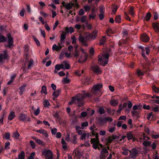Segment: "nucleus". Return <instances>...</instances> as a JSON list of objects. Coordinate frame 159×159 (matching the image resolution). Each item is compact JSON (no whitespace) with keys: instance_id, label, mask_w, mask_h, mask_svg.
Masks as SVG:
<instances>
[{"instance_id":"obj_1","label":"nucleus","mask_w":159,"mask_h":159,"mask_svg":"<svg viewBox=\"0 0 159 159\" xmlns=\"http://www.w3.org/2000/svg\"><path fill=\"white\" fill-rule=\"evenodd\" d=\"M86 97H91V95L89 93H87L84 95L82 94H79L77 95L75 97H73L71 101L69 102V103L70 104H71L74 102V101L75 100H76L77 102L79 103H80L79 105V106H81L83 104L82 102V101Z\"/></svg>"},{"instance_id":"obj_2","label":"nucleus","mask_w":159,"mask_h":159,"mask_svg":"<svg viewBox=\"0 0 159 159\" xmlns=\"http://www.w3.org/2000/svg\"><path fill=\"white\" fill-rule=\"evenodd\" d=\"M109 54L108 53H103L102 55H99L98 60V62L102 66H105L108 61Z\"/></svg>"},{"instance_id":"obj_3","label":"nucleus","mask_w":159,"mask_h":159,"mask_svg":"<svg viewBox=\"0 0 159 159\" xmlns=\"http://www.w3.org/2000/svg\"><path fill=\"white\" fill-rule=\"evenodd\" d=\"M91 39V34L89 33H85L83 36L80 34L79 37V40L84 45H87L86 42Z\"/></svg>"},{"instance_id":"obj_4","label":"nucleus","mask_w":159,"mask_h":159,"mask_svg":"<svg viewBox=\"0 0 159 159\" xmlns=\"http://www.w3.org/2000/svg\"><path fill=\"white\" fill-rule=\"evenodd\" d=\"M42 154L46 159H53L52 152L50 150H45L42 152Z\"/></svg>"},{"instance_id":"obj_5","label":"nucleus","mask_w":159,"mask_h":159,"mask_svg":"<svg viewBox=\"0 0 159 159\" xmlns=\"http://www.w3.org/2000/svg\"><path fill=\"white\" fill-rule=\"evenodd\" d=\"M77 0H75L74 2H71L70 3H67L65 5V8L68 10L71 9L74 7L76 9H78L79 7V5L77 2Z\"/></svg>"},{"instance_id":"obj_6","label":"nucleus","mask_w":159,"mask_h":159,"mask_svg":"<svg viewBox=\"0 0 159 159\" xmlns=\"http://www.w3.org/2000/svg\"><path fill=\"white\" fill-rule=\"evenodd\" d=\"M102 87V85L101 83L97 84L93 86L91 90V93L94 94H97L100 88Z\"/></svg>"},{"instance_id":"obj_7","label":"nucleus","mask_w":159,"mask_h":159,"mask_svg":"<svg viewBox=\"0 0 159 159\" xmlns=\"http://www.w3.org/2000/svg\"><path fill=\"white\" fill-rule=\"evenodd\" d=\"M91 143L93 144V148L95 149L99 148L98 146H100L101 147H102V144L99 143V141L98 139H92L91 140Z\"/></svg>"},{"instance_id":"obj_8","label":"nucleus","mask_w":159,"mask_h":159,"mask_svg":"<svg viewBox=\"0 0 159 159\" xmlns=\"http://www.w3.org/2000/svg\"><path fill=\"white\" fill-rule=\"evenodd\" d=\"M8 58V56L7 53V51L4 50L3 53L0 54V63L1 64L5 62Z\"/></svg>"},{"instance_id":"obj_9","label":"nucleus","mask_w":159,"mask_h":159,"mask_svg":"<svg viewBox=\"0 0 159 159\" xmlns=\"http://www.w3.org/2000/svg\"><path fill=\"white\" fill-rule=\"evenodd\" d=\"M80 49L82 52V54L79 60V62L80 63H83L87 59L88 55L83 49L81 48Z\"/></svg>"},{"instance_id":"obj_10","label":"nucleus","mask_w":159,"mask_h":159,"mask_svg":"<svg viewBox=\"0 0 159 159\" xmlns=\"http://www.w3.org/2000/svg\"><path fill=\"white\" fill-rule=\"evenodd\" d=\"M63 46V45L62 43L59 42L58 43L57 45L56 44H54L53 45L52 49L53 51H58L60 50Z\"/></svg>"},{"instance_id":"obj_11","label":"nucleus","mask_w":159,"mask_h":159,"mask_svg":"<svg viewBox=\"0 0 159 159\" xmlns=\"http://www.w3.org/2000/svg\"><path fill=\"white\" fill-rule=\"evenodd\" d=\"M7 43L8 44L6 45V47H8L9 48H11V46L13 45V39L11 37L10 34H8L7 35Z\"/></svg>"},{"instance_id":"obj_12","label":"nucleus","mask_w":159,"mask_h":159,"mask_svg":"<svg viewBox=\"0 0 159 159\" xmlns=\"http://www.w3.org/2000/svg\"><path fill=\"white\" fill-rule=\"evenodd\" d=\"M139 48L142 50V55L144 57H145V54L148 55L149 54L150 49L148 47L145 48L142 46H140Z\"/></svg>"},{"instance_id":"obj_13","label":"nucleus","mask_w":159,"mask_h":159,"mask_svg":"<svg viewBox=\"0 0 159 159\" xmlns=\"http://www.w3.org/2000/svg\"><path fill=\"white\" fill-rule=\"evenodd\" d=\"M55 70H54L55 74L57 73L58 71L60 70L61 69L64 70V66L62 64H57L55 65Z\"/></svg>"},{"instance_id":"obj_14","label":"nucleus","mask_w":159,"mask_h":159,"mask_svg":"<svg viewBox=\"0 0 159 159\" xmlns=\"http://www.w3.org/2000/svg\"><path fill=\"white\" fill-rule=\"evenodd\" d=\"M92 70L95 73L97 74H99L101 72L100 70L98 68V66L93 65L91 66Z\"/></svg>"},{"instance_id":"obj_15","label":"nucleus","mask_w":159,"mask_h":159,"mask_svg":"<svg viewBox=\"0 0 159 159\" xmlns=\"http://www.w3.org/2000/svg\"><path fill=\"white\" fill-rule=\"evenodd\" d=\"M130 155L132 158L136 157L138 154L137 150L134 148H133L131 151H130Z\"/></svg>"},{"instance_id":"obj_16","label":"nucleus","mask_w":159,"mask_h":159,"mask_svg":"<svg viewBox=\"0 0 159 159\" xmlns=\"http://www.w3.org/2000/svg\"><path fill=\"white\" fill-rule=\"evenodd\" d=\"M140 39L142 41L145 42H148L149 39V37L146 34H144L142 35L140 37Z\"/></svg>"},{"instance_id":"obj_17","label":"nucleus","mask_w":159,"mask_h":159,"mask_svg":"<svg viewBox=\"0 0 159 159\" xmlns=\"http://www.w3.org/2000/svg\"><path fill=\"white\" fill-rule=\"evenodd\" d=\"M61 64H62L64 66V69L68 70L70 68V66L68 62L67 61H64L61 63Z\"/></svg>"},{"instance_id":"obj_18","label":"nucleus","mask_w":159,"mask_h":159,"mask_svg":"<svg viewBox=\"0 0 159 159\" xmlns=\"http://www.w3.org/2000/svg\"><path fill=\"white\" fill-rule=\"evenodd\" d=\"M112 121V119L109 117H106L101 120V122L103 123H106L107 121H109V122H111Z\"/></svg>"},{"instance_id":"obj_19","label":"nucleus","mask_w":159,"mask_h":159,"mask_svg":"<svg viewBox=\"0 0 159 159\" xmlns=\"http://www.w3.org/2000/svg\"><path fill=\"white\" fill-rule=\"evenodd\" d=\"M89 133L84 132H83L82 134L81 135L80 139L81 140H85L86 137H88V138H89Z\"/></svg>"},{"instance_id":"obj_20","label":"nucleus","mask_w":159,"mask_h":159,"mask_svg":"<svg viewBox=\"0 0 159 159\" xmlns=\"http://www.w3.org/2000/svg\"><path fill=\"white\" fill-rule=\"evenodd\" d=\"M19 120L20 121H24L26 120V117L24 114H20L19 116Z\"/></svg>"},{"instance_id":"obj_21","label":"nucleus","mask_w":159,"mask_h":159,"mask_svg":"<svg viewBox=\"0 0 159 159\" xmlns=\"http://www.w3.org/2000/svg\"><path fill=\"white\" fill-rule=\"evenodd\" d=\"M153 27L156 32L159 31V24L158 23H153Z\"/></svg>"},{"instance_id":"obj_22","label":"nucleus","mask_w":159,"mask_h":159,"mask_svg":"<svg viewBox=\"0 0 159 159\" xmlns=\"http://www.w3.org/2000/svg\"><path fill=\"white\" fill-rule=\"evenodd\" d=\"M66 38V34L65 33H63L61 34V38L60 39V43L63 44L64 43V40Z\"/></svg>"},{"instance_id":"obj_23","label":"nucleus","mask_w":159,"mask_h":159,"mask_svg":"<svg viewBox=\"0 0 159 159\" xmlns=\"http://www.w3.org/2000/svg\"><path fill=\"white\" fill-rule=\"evenodd\" d=\"M15 113L14 112L11 111L8 116V119L10 120H11L15 117Z\"/></svg>"},{"instance_id":"obj_24","label":"nucleus","mask_w":159,"mask_h":159,"mask_svg":"<svg viewBox=\"0 0 159 159\" xmlns=\"http://www.w3.org/2000/svg\"><path fill=\"white\" fill-rule=\"evenodd\" d=\"M126 136L128 140H130L133 138V132L132 131H129L127 133Z\"/></svg>"},{"instance_id":"obj_25","label":"nucleus","mask_w":159,"mask_h":159,"mask_svg":"<svg viewBox=\"0 0 159 159\" xmlns=\"http://www.w3.org/2000/svg\"><path fill=\"white\" fill-rule=\"evenodd\" d=\"M111 105L113 106L117 105L118 103V100H117L112 99L110 101Z\"/></svg>"},{"instance_id":"obj_26","label":"nucleus","mask_w":159,"mask_h":159,"mask_svg":"<svg viewBox=\"0 0 159 159\" xmlns=\"http://www.w3.org/2000/svg\"><path fill=\"white\" fill-rule=\"evenodd\" d=\"M108 152L106 148L102 149L101 150V154L104 156L108 155Z\"/></svg>"},{"instance_id":"obj_27","label":"nucleus","mask_w":159,"mask_h":159,"mask_svg":"<svg viewBox=\"0 0 159 159\" xmlns=\"http://www.w3.org/2000/svg\"><path fill=\"white\" fill-rule=\"evenodd\" d=\"M98 33L97 31H93L92 34H91V39L92 40L95 39L97 36Z\"/></svg>"},{"instance_id":"obj_28","label":"nucleus","mask_w":159,"mask_h":159,"mask_svg":"<svg viewBox=\"0 0 159 159\" xmlns=\"http://www.w3.org/2000/svg\"><path fill=\"white\" fill-rule=\"evenodd\" d=\"M115 139L114 136L109 137L106 140V143L107 144L111 143Z\"/></svg>"},{"instance_id":"obj_29","label":"nucleus","mask_w":159,"mask_h":159,"mask_svg":"<svg viewBox=\"0 0 159 159\" xmlns=\"http://www.w3.org/2000/svg\"><path fill=\"white\" fill-rule=\"evenodd\" d=\"M18 159H25V153L24 151H22L18 156Z\"/></svg>"},{"instance_id":"obj_30","label":"nucleus","mask_w":159,"mask_h":159,"mask_svg":"<svg viewBox=\"0 0 159 159\" xmlns=\"http://www.w3.org/2000/svg\"><path fill=\"white\" fill-rule=\"evenodd\" d=\"M20 135L18 131H16L13 133V137L16 139H19Z\"/></svg>"},{"instance_id":"obj_31","label":"nucleus","mask_w":159,"mask_h":159,"mask_svg":"<svg viewBox=\"0 0 159 159\" xmlns=\"http://www.w3.org/2000/svg\"><path fill=\"white\" fill-rule=\"evenodd\" d=\"M25 85H23L19 88V89L20 90L19 94L20 95H21L23 94L24 92L25 91Z\"/></svg>"},{"instance_id":"obj_32","label":"nucleus","mask_w":159,"mask_h":159,"mask_svg":"<svg viewBox=\"0 0 159 159\" xmlns=\"http://www.w3.org/2000/svg\"><path fill=\"white\" fill-rule=\"evenodd\" d=\"M60 92L61 90L60 89H58L56 91H54L53 93V96L55 97H57L59 95Z\"/></svg>"},{"instance_id":"obj_33","label":"nucleus","mask_w":159,"mask_h":159,"mask_svg":"<svg viewBox=\"0 0 159 159\" xmlns=\"http://www.w3.org/2000/svg\"><path fill=\"white\" fill-rule=\"evenodd\" d=\"M122 150L123 152H122V154L124 155H127L129 153V152H130V151L125 148H123Z\"/></svg>"},{"instance_id":"obj_34","label":"nucleus","mask_w":159,"mask_h":159,"mask_svg":"<svg viewBox=\"0 0 159 159\" xmlns=\"http://www.w3.org/2000/svg\"><path fill=\"white\" fill-rule=\"evenodd\" d=\"M33 60L32 59H31L29 61L28 69H30L33 65Z\"/></svg>"},{"instance_id":"obj_35","label":"nucleus","mask_w":159,"mask_h":159,"mask_svg":"<svg viewBox=\"0 0 159 159\" xmlns=\"http://www.w3.org/2000/svg\"><path fill=\"white\" fill-rule=\"evenodd\" d=\"M40 133L43 134L46 137H47L48 136L47 132L44 129H41Z\"/></svg>"},{"instance_id":"obj_36","label":"nucleus","mask_w":159,"mask_h":159,"mask_svg":"<svg viewBox=\"0 0 159 159\" xmlns=\"http://www.w3.org/2000/svg\"><path fill=\"white\" fill-rule=\"evenodd\" d=\"M115 21L116 23H120L121 22V18L120 15H118L116 16L115 19Z\"/></svg>"},{"instance_id":"obj_37","label":"nucleus","mask_w":159,"mask_h":159,"mask_svg":"<svg viewBox=\"0 0 159 159\" xmlns=\"http://www.w3.org/2000/svg\"><path fill=\"white\" fill-rule=\"evenodd\" d=\"M41 93H44L46 94L47 93L46 88L45 86H42Z\"/></svg>"},{"instance_id":"obj_38","label":"nucleus","mask_w":159,"mask_h":159,"mask_svg":"<svg viewBox=\"0 0 159 159\" xmlns=\"http://www.w3.org/2000/svg\"><path fill=\"white\" fill-rule=\"evenodd\" d=\"M90 80V79L89 78H87L85 79H83L82 81L84 84H89Z\"/></svg>"},{"instance_id":"obj_39","label":"nucleus","mask_w":159,"mask_h":159,"mask_svg":"<svg viewBox=\"0 0 159 159\" xmlns=\"http://www.w3.org/2000/svg\"><path fill=\"white\" fill-rule=\"evenodd\" d=\"M62 82L63 84H68L70 82V80L67 78L65 77L63 79Z\"/></svg>"},{"instance_id":"obj_40","label":"nucleus","mask_w":159,"mask_h":159,"mask_svg":"<svg viewBox=\"0 0 159 159\" xmlns=\"http://www.w3.org/2000/svg\"><path fill=\"white\" fill-rule=\"evenodd\" d=\"M43 105L45 107H47L50 105V103L47 100H45L43 102Z\"/></svg>"},{"instance_id":"obj_41","label":"nucleus","mask_w":159,"mask_h":159,"mask_svg":"<svg viewBox=\"0 0 159 159\" xmlns=\"http://www.w3.org/2000/svg\"><path fill=\"white\" fill-rule=\"evenodd\" d=\"M3 137L7 140H9L10 138V134L9 132L6 133L4 135Z\"/></svg>"},{"instance_id":"obj_42","label":"nucleus","mask_w":159,"mask_h":159,"mask_svg":"<svg viewBox=\"0 0 159 159\" xmlns=\"http://www.w3.org/2000/svg\"><path fill=\"white\" fill-rule=\"evenodd\" d=\"M6 39L3 35L0 34V42H3L6 41Z\"/></svg>"},{"instance_id":"obj_43","label":"nucleus","mask_w":159,"mask_h":159,"mask_svg":"<svg viewBox=\"0 0 159 159\" xmlns=\"http://www.w3.org/2000/svg\"><path fill=\"white\" fill-rule=\"evenodd\" d=\"M40 111L39 108V107H38L36 110H34V115L37 116L39 114Z\"/></svg>"},{"instance_id":"obj_44","label":"nucleus","mask_w":159,"mask_h":159,"mask_svg":"<svg viewBox=\"0 0 159 159\" xmlns=\"http://www.w3.org/2000/svg\"><path fill=\"white\" fill-rule=\"evenodd\" d=\"M141 108V106L140 105H134L133 107V109L134 110L137 109H140Z\"/></svg>"},{"instance_id":"obj_45","label":"nucleus","mask_w":159,"mask_h":159,"mask_svg":"<svg viewBox=\"0 0 159 159\" xmlns=\"http://www.w3.org/2000/svg\"><path fill=\"white\" fill-rule=\"evenodd\" d=\"M151 16V14L150 12H148L145 16V19L146 20L148 21L150 19Z\"/></svg>"},{"instance_id":"obj_46","label":"nucleus","mask_w":159,"mask_h":159,"mask_svg":"<svg viewBox=\"0 0 159 159\" xmlns=\"http://www.w3.org/2000/svg\"><path fill=\"white\" fill-rule=\"evenodd\" d=\"M65 30L66 31H67L69 30V32L70 33H72L74 31V29L72 27H70L69 28L66 27V28Z\"/></svg>"},{"instance_id":"obj_47","label":"nucleus","mask_w":159,"mask_h":159,"mask_svg":"<svg viewBox=\"0 0 159 159\" xmlns=\"http://www.w3.org/2000/svg\"><path fill=\"white\" fill-rule=\"evenodd\" d=\"M36 142L39 144L41 145L42 146H44L45 145L44 143L41 140L38 139L36 140Z\"/></svg>"},{"instance_id":"obj_48","label":"nucleus","mask_w":159,"mask_h":159,"mask_svg":"<svg viewBox=\"0 0 159 159\" xmlns=\"http://www.w3.org/2000/svg\"><path fill=\"white\" fill-rule=\"evenodd\" d=\"M77 135H74L73 137V140L72 142L74 144H76L77 143Z\"/></svg>"},{"instance_id":"obj_49","label":"nucleus","mask_w":159,"mask_h":159,"mask_svg":"<svg viewBox=\"0 0 159 159\" xmlns=\"http://www.w3.org/2000/svg\"><path fill=\"white\" fill-rule=\"evenodd\" d=\"M79 56V52L78 50L75 51L74 54V56L75 58H78Z\"/></svg>"},{"instance_id":"obj_50","label":"nucleus","mask_w":159,"mask_h":159,"mask_svg":"<svg viewBox=\"0 0 159 159\" xmlns=\"http://www.w3.org/2000/svg\"><path fill=\"white\" fill-rule=\"evenodd\" d=\"M10 143L9 141H7L5 144V147L6 149H9L10 148Z\"/></svg>"},{"instance_id":"obj_51","label":"nucleus","mask_w":159,"mask_h":159,"mask_svg":"<svg viewBox=\"0 0 159 159\" xmlns=\"http://www.w3.org/2000/svg\"><path fill=\"white\" fill-rule=\"evenodd\" d=\"M106 40V39L105 38V37H103L102 39L100 40V44L101 45H103L105 43Z\"/></svg>"},{"instance_id":"obj_52","label":"nucleus","mask_w":159,"mask_h":159,"mask_svg":"<svg viewBox=\"0 0 159 159\" xmlns=\"http://www.w3.org/2000/svg\"><path fill=\"white\" fill-rule=\"evenodd\" d=\"M33 39L34 40V41L35 42V43L37 44V45L39 46H40V43H39V41L37 39L36 37L35 36H33Z\"/></svg>"},{"instance_id":"obj_53","label":"nucleus","mask_w":159,"mask_h":159,"mask_svg":"<svg viewBox=\"0 0 159 159\" xmlns=\"http://www.w3.org/2000/svg\"><path fill=\"white\" fill-rule=\"evenodd\" d=\"M88 125V123L87 121H85L83 122L81 124V126L82 127V129H84L83 127L87 126Z\"/></svg>"},{"instance_id":"obj_54","label":"nucleus","mask_w":159,"mask_h":159,"mask_svg":"<svg viewBox=\"0 0 159 159\" xmlns=\"http://www.w3.org/2000/svg\"><path fill=\"white\" fill-rule=\"evenodd\" d=\"M158 107V106L157 105L155 107H152V108L153 111L155 112H159Z\"/></svg>"},{"instance_id":"obj_55","label":"nucleus","mask_w":159,"mask_h":159,"mask_svg":"<svg viewBox=\"0 0 159 159\" xmlns=\"http://www.w3.org/2000/svg\"><path fill=\"white\" fill-rule=\"evenodd\" d=\"M152 89L156 93H157L159 92V88H157L155 86H153L152 87Z\"/></svg>"},{"instance_id":"obj_56","label":"nucleus","mask_w":159,"mask_h":159,"mask_svg":"<svg viewBox=\"0 0 159 159\" xmlns=\"http://www.w3.org/2000/svg\"><path fill=\"white\" fill-rule=\"evenodd\" d=\"M151 143L150 141H145L143 143V144L144 146L146 147L150 145Z\"/></svg>"},{"instance_id":"obj_57","label":"nucleus","mask_w":159,"mask_h":159,"mask_svg":"<svg viewBox=\"0 0 159 159\" xmlns=\"http://www.w3.org/2000/svg\"><path fill=\"white\" fill-rule=\"evenodd\" d=\"M96 16V14L94 13L93 12L90 15H89V19H94Z\"/></svg>"},{"instance_id":"obj_58","label":"nucleus","mask_w":159,"mask_h":159,"mask_svg":"<svg viewBox=\"0 0 159 159\" xmlns=\"http://www.w3.org/2000/svg\"><path fill=\"white\" fill-rule=\"evenodd\" d=\"M115 130V127H109L108 129V131L110 133H112L114 132Z\"/></svg>"},{"instance_id":"obj_59","label":"nucleus","mask_w":159,"mask_h":159,"mask_svg":"<svg viewBox=\"0 0 159 159\" xmlns=\"http://www.w3.org/2000/svg\"><path fill=\"white\" fill-rule=\"evenodd\" d=\"M71 39L72 40V44L75 43L76 42V39L74 35L72 36L71 37Z\"/></svg>"},{"instance_id":"obj_60","label":"nucleus","mask_w":159,"mask_h":159,"mask_svg":"<svg viewBox=\"0 0 159 159\" xmlns=\"http://www.w3.org/2000/svg\"><path fill=\"white\" fill-rule=\"evenodd\" d=\"M90 56H92L94 55V51L93 48H91L89 50Z\"/></svg>"},{"instance_id":"obj_61","label":"nucleus","mask_w":159,"mask_h":159,"mask_svg":"<svg viewBox=\"0 0 159 159\" xmlns=\"http://www.w3.org/2000/svg\"><path fill=\"white\" fill-rule=\"evenodd\" d=\"M30 145L33 148H34L35 147V143L32 141H30Z\"/></svg>"},{"instance_id":"obj_62","label":"nucleus","mask_w":159,"mask_h":159,"mask_svg":"<svg viewBox=\"0 0 159 159\" xmlns=\"http://www.w3.org/2000/svg\"><path fill=\"white\" fill-rule=\"evenodd\" d=\"M51 133L52 134H55L57 132V130L56 128H54L51 129Z\"/></svg>"},{"instance_id":"obj_63","label":"nucleus","mask_w":159,"mask_h":159,"mask_svg":"<svg viewBox=\"0 0 159 159\" xmlns=\"http://www.w3.org/2000/svg\"><path fill=\"white\" fill-rule=\"evenodd\" d=\"M86 24L88 29L89 30H91L92 28V26L91 24H89L88 22H86Z\"/></svg>"},{"instance_id":"obj_64","label":"nucleus","mask_w":159,"mask_h":159,"mask_svg":"<svg viewBox=\"0 0 159 159\" xmlns=\"http://www.w3.org/2000/svg\"><path fill=\"white\" fill-rule=\"evenodd\" d=\"M99 112L100 114H102L104 113L105 111L103 108L101 107L99 109Z\"/></svg>"}]
</instances>
